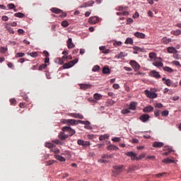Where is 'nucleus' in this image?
I'll list each match as a JSON object with an SVG mask.
<instances>
[{
  "label": "nucleus",
  "instance_id": "nucleus-1",
  "mask_svg": "<svg viewBox=\"0 0 181 181\" xmlns=\"http://www.w3.org/2000/svg\"><path fill=\"white\" fill-rule=\"evenodd\" d=\"M78 62V59H75L73 61H71L68 63H66L63 65V68L64 69H70L71 67H73V66H74V64H76V63Z\"/></svg>",
  "mask_w": 181,
  "mask_h": 181
},
{
  "label": "nucleus",
  "instance_id": "nucleus-2",
  "mask_svg": "<svg viewBox=\"0 0 181 181\" xmlns=\"http://www.w3.org/2000/svg\"><path fill=\"white\" fill-rule=\"evenodd\" d=\"M144 94L147 97V98H156L158 97V94L155 92H152L148 90H146L144 91Z\"/></svg>",
  "mask_w": 181,
  "mask_h": 181
},
{
  "label": "nucleus",
  "instance_id": "nucleus-3",
  "mask_svg": "<svg viewBox=\"0 0 181 181\" xmlns=\"http://www.w3.org/2000/svg\"><path fill=\"white\" fill-rule=\"evenodd\" d=\"M124 155L131 158L132 160H139V157L136 156V154L132 151L125 153Z\"/></svg>",
  "mask_w": 181,
  "mask_h": 181
},
{
  "label": "nucleus",
  "instance_id": "nucleus-4",
  "mask_svg": "<svg viewBox=\"0 0 181 181\" xmlns=\"http://www.w3.org/2000/svg\"><path fill=\"white\" fill-rule=\"evenodd\" d=\"M129 64L134 69V71H138L141 69L139 64L134 60H131Z\"/></svg>",
  "mask_w": 181,
  "mask_h": 181
},
{
  "label": "nucleus",
  "instance_id": "nucleus-5",
  "mask_svg": "<svg viewBox=\"0 0 181 181\" xmlns=\"http://www.w3.org/2000/svg\"><path fill=\"white\" fill-rule=\"evenodd\" d=\"M62 131H64V132H69V136H73V135L76 134V131L70 127H62Z\"/></svg>",
  "mask_w": 181,
  "mask_h": 181
},
{
  "label": "nucleus",
  "instance_id": "nucleus-6",
  "mask_svg": "<svg viewBox=\"0 0 181 181\" xmlns=\"http://www.w3.org/2000/svg\"><path fill=\"white\" fill-rule=\"evenodd\" d=\"M100 22V18L98 16L90 17L88 20V23L90 25H95V23H98Z\"/></svg>",
  "mask_w": 181,
  "mask_h": 181
},
{
  "label": "nucleus",
  "instance_id": "nucleus-7",
  "mask_svg": "<svg viewBox=\"0 0 181 181\" xmlns=\"http://www.w3.org/2000/svg\"><path fill=\"white\" fill-rule=\"evenodd\" d=\"M113 168L115 169L114 172L117 175H119V173L124 171V165H115Z\"/></svg>",
  "mask_w": 181,
  "mask_h": 181
},
{
  "label": "nucleus",
  "instance_id": "nucleus-8",
  "mask_svg": "<svg viewBox=\"0 0 181 181\" xmlns=\"http://www.w3.org/2000/svg\"><path fill=\"white\" fill-rule=\"evenodd\" d=\"M77 144L78 145L83 146V148H87V146H90V141H84L81 139H78Z\"/></svg>",
  "mask_w": 181,
  "mask_h": 181
},
{
  "label": "nucleus",
  "instance_id": "nucleus-9",
  "mask_svg": "<svg viewBox=\"0 0 181 181\" xmlns=\"http://www.w3.org/2000/svg\"><path fill=\"white\" fill-rule=\"evenodd\" d=\"M149 76H151V77H154V78H160V74L155 70L151 71L149 72Z\"/></svg>",
  "mask_w": 181,
  "mask_h": 181
},
{
  "label": "nucleus",
  "instance_id": "nucleus-10",
  "mask_svg": "<svg viewBox=\"0 0 181 181\" xmlns=\"http://www.w3.org/2000/svg\"><path fill=\"white\" fill-rule=\"evenodd\" d=\"M63 122L65 124H70V125H77V120L73 119H64Z\"/></svg>",
  "mask_w": 181,
  "mask_h": 181
},
{
  "label": "nucleus",
  "instance_id": "nucleus-11",
  "mask_svg": "<svg viewBox=\"0 0 181 181\" xmlns=\"http://www.w3.org/2000/svg\"><path fill=\"white\" fill-rule=\"evenodd\" d=\"M149 115H141L139 119L142 121V122H148V121H149Z\"/></svg>",
  "mask_w": 181,
  "mask_h": 181
},
{
  "label": "nucleus",
  "instance_id": "nucleus-12",
  "mask_svg": "<svg viewBox=\"0 0 181 181\" xmlns=\"http://www.w3.org/2000/svg\"><path fill=\"white\" fill-rule=\"evenodd\" d=\"M67 47L68 49H73L76 47V45L73 43V40L71 38H69L67 40Z\"/></svg>",
  "mask_w": 181,
  "mask_h": 181
},
{
  "label": "nucleus",
  "instance_id": "nucleus-13",
  "mask_svg": "<svg viewBox=\"0 0 181 181\" xmlns=\"http://www.w3.org/2000/svg\"><path fill=\"white\" fill-rule=\"evenodd\" d=\"M70 117H73L74 118H78L79 119H84V116L80 113H71Z\"/></svg>",
  "mask_w": 181,
  "mask_h": 181
},
{
  "label": "nucleus",
  "instance_id": "nucleus-14",
  "mask_svg": "<svg viewBox=\"0 0 181 181\" xmlns=\"http://www.w3.org/2000/svg\"><path fill=\"white\" fill-rule=\"evenodd\" d=\"M93 5H94V1H90L84 3L81 6V8H87L88 6H93Z\"/></svg>",
  "mask_w": 181,
  "mask_h": 181
},
{
  "label": "nucleus",
  "instance_id": "nucleus-15",
  "mask_svg": "<svg viewBox=\"0 0 181 181\" xmlns=\"http://www.w3.org/2000/svg\"><path fill=\"white\" fill-rule=\"evenodd\" d=\"M153 111V106L148 105L143 109L144 112H152Z\"/></svg>",
  "mask_w": 181,
  "mask_h": 181
},
{
  "label": "nucleus",
  "instance_id": "nucleus-16",
  "mask_svg": "<svg viewBox=\"0 0 181 181\" xmlns=\"http://www.w3.org/2000/svg\"><path fill=\"white\" fill-rule=\"evenodd\" d=\"M163 142L155 141L153 144V148H162L163 146Z\"/></svg>",
  "mask_w": 181,
  "mask_h": 181
},
{
  "label": "nucleus",
  "instance_id": "nucleus-17",
  "mask_svg": "<svg viewBox=\"0 0 181 181\" xmlns=\"http://www.w3.org/2000/svg\"><path fill=\"white\" fill-rule=\"evenodd\" d=\"M163 151H168L163 153L164 156H168L170 153V152H172V148H170V147L165 146L163 148Z\"/></svg>",
  "mask_w": 181,
  "mask_h": 181
},
{
  "label": "nucleus",
  "instance_id": "nucleus-18",
  "mask_svg": "<svg viewBox=\"0 0 181 181\" xmlns=\"http://www.w3.org/2000/svg\"><path fill=\"white\" fill-rule=\"evenodd\" d=\"M134 36L138 39H145V34L142 33L136 32L134 33Z\"/></svg>",
  "mask_w": 181,
  "mask_h": 181
},
{
  "label": "nucleus",
  "instance_id": "nucleus-19",
  "mask_svg": "<svg viewBox=\"0 0 181 181\" xmlns=\"http://www.w3.org/2000/svg\"><path fill=\"white\" fill-rule=\"evenodd\" d=\"M102 73L103 74H111V70L106 66L103 68Z\"/></svg>",
  "mask_w": 181,
  "mask_h": 181
},
{
  "label": "nucleus",
  "instance_id": "nucleus-20",
  "mask_svg": "<svg viewBox=\"0 0 181 181\" xmlns=\"http://www.w3.org/2000/svg\"><path fill=\"white\" fill-rule=\"evenodd\" d=\"M54 158L57 159V160H59V162H66V158L60 155H55Z\"/></svg>",
  "mask_w": 181,
  "mask_h": 181
},
{
  "label": "nucleus",
  "instance_id": "nucleus-21",
  "mask_svg": "<svg viewBox=\"0 0 181 181\" xmlns=\"http://www.w3.org/2000/svg\"><path fill=\"white\" fill-rule=\"evenodd\" d=\"M69 135H66L64 134V132H61L58 138H59V139H62V141L64 140V139H67Z\"/></svg>",
  "mask_w": 181,
  "mask_h": 181
},
{
  "label": "nucleus",
  "instance_id": "nucleus-22",
  "mask_svg": "<svg viewBox=\"0 0 181 181\" xmlns=\"http://www.w3.org/2000/svg\"><path fill=\"white\" fill-rule=\"evenodd\" d=\"M51 12H53V13H57V14H59V13H62V10H61L60 8H52L50 9Z\"/></svg>",
  "mask_w": 181,
  "mask_h": 181
},
{
  "label": "nucleus",
  "instance_id": "nucleus-23",
  "mask_svg": "<svg viewBox=\"0 0 181 181\" xmlns=\"http://www.w3.org/2000/svg\"><path fill=\"white\" fill-rule=\"evenodd\" d=\"M129 110H132V111H135L136 110V103L132 102L129 105Z\"/></svg>",
  "mask_w": 181,
  "mask_h": 181
},
{
  "label": "nucleus",
  "instance_id": "nucleus-24",
  "mask_svg": "<svg viewBox=\"0 0 181 181\" xmlns=\"http://www.w3.org/2000/svg\"><path fill=\"white\" fill-rule=\"evenodd\" d=\"M153 66H155L156 67H163V63H162L161 62L155 61L154 62H153Z\"/></svg>",
  "mask_w": 181,
  "mask_h": 181
},
{
  "label": "nucleus",
  "instance_id": "nucleus-25",
  "mask_svg": "<svg viewBox=\"0 0 181 181\" xmlns=\"http://www.w3.org/2000/svg\"><path fill=\"white\" fill-rule=\"evenodd\" d=\"M162 42L164 45H168V44L170 43V42H172V39L168 38V37H163L162 39Z\"/></svg>",
  "mask_w": 181,
  "mask_h": 181
},
{
  "label": "nucleus",
  "instance_id": "nucleus-26",
  "mask_svg": "<svg viewBox=\"0 0 181 181\" xmlns=\"http://www.w3.org/2000/svg\"><path fill=\"white\" fill-rule=\"evenodd\" d=\"M80 87L81 90H87V88H91V85L90 84H81Z\"/></svg>",
  "mask_w": 181,
  "mask_h": 181
},
{
  "label": "nucleus",
  "instance_id": "nucleus-27",
  "mask_svg": "<svg viewBox=\"0 0 181 181\" xmlns=\"http://www.w3.org/2000/svg\"><path fill=\"white\" fill-rule=\"evenodd\" d=\"M167 50L168 53H177V50H176V49L173 47H168Z\"/></svg>",
  "mask_w": 181,
  "mask_h": 181
},
{
  "label": "nucleus",
  "instance_id": "nucleus-28",
  "mask_svg": "<svg viewBox=\"0 0 181 181\" xmlns=\"http://www.w3.org/2000/svg\"><path fill=\"white\" fill-rule=\"evenodd\" d=\"M117 149H118V147L112 144L107 146L108 151H117Z\"/></svg>",
  "mask_w": 181,
  "mask_h": 181
},
{
  "label": "nucleus",
  "instance_id": "nucleus-29",
  "mask_svg": "<svg viewBox=\"0 0 181 181\" xmlns=\"http://www.w3.org/2000/svg\"><path fill=\"white\" fill-rule=\"evenodd\" d=\"M62 155L67 158L68 159H70V151H65L62 153Z\"/></svg>",
  "mask_w": 181,
  "mask_h": 181
},
{
  "label": "nucleus",
  "instance_id": "nucleus-30",
  "mask_svg": "<svg viewBox=\"0 0 181 181\" xmlns=\"http://www.w3.org/2000/svg\"><path fill=\"white\" fill-rule=\"evenodd\" d=\"M93 98L94 100H101V98H103V95L99 93H95L93 95Z\"/></svg>",
  "mask_w": 181,
  "mask_h": 181
},
{
  "label": "nucleus",
  "instance_id": "nucleus-31",
  "mask_svg": "<svg viewBox=\"0 0 181 181\" xmlns=\"http://www.w3.org/2000/svg\"><path fill=\"white\" fill-rule=\"evenodd\" d=\"M125 45H132L134 43V40L131 37L127 38V40L124 42Z\"/></svg>",
  "mask_w": 181,
  "mask_h": 181
},
{
  "label": "nucleus",
  "instance_id": "nucleus-32",
  "mask_svg": "<svg viewBox=\"0 0 181 181\" xmlns=\"http://www.w3.org/2000/svg\"><path fill=\"white\" fill-rule=\"evenodd\" d=\"M163 163H175V160L170 158H166L163 160Z\"/></svg>",
  "mask_w": 181,
  "mask_h": 181
},
{
  "label": "nucleus",
  "instance_id": "nucleus-33",
  "mask_svg": "<svg viewBox=\"0 0 181 181\" xmlns=\"http://www.w3.org/2000/svg\"><path fill=\"white\" fill-rule=\"evenodd\" d=\"M127 54L124 52H120L118 55H116L117 59H122V57H127Z\"/></svg>",
  "mask_w": 181,
  "mask_h": 181
},
{
  "label": "nucleus",
  "instance_id": "nucleus-34",
  "mask_svg": "<svg viewBox=\"0 0 181 181\" xmlns=\"http://www.w3.org/2000/svg\"><path fill=\"white\" fill-rule=\"evenodd\" d=\"M109 136H110L107 134H103V135L100 136L99 139H100V141H105V139H108Z\"/></svg>",
  "mask_w": 181,
  "mask_h": 181
},
{
  "label": "nucleus",
  "instance_id": "nucleus-35",
  "mask_svg": "<svg viewBox=\"0 0 181 181\" xmlns=\"http://www.w3.org/2000/svg\"><path fill=\"white\" fill-rule=\"evenodd\" d=\"M164 71H167L168 73H173V69L169 66H164L163 67Z\"/></svg>",
  "mask_w": 181,
  "mask_h": 181
},
{
  "label": "nucleus",
  "instance_id": "nucleus-36",
  "mask_svg": "<svg viewBox=\"0 0 181 181\" xmlns=\"http://www.w3.org/2000/svg\"><path fill=\"white\" fill-rule=\"evenodd\" d=\"M148 57L151 60H155L156 59V54L154 52H150Z\"/></svg>",
  "mask_w": 181,
  "mask_h": 181
},
{
  "label": "nucleus",
  "instance_id": "nucleus-37",
  "mask_svg": "<svg viewBox=\"0 0 181 181\" xmlns=\"http://www.w3.org/2000/svg\"><path fill=\"white\" fill-rule=\"evenodd\" d=\"M14 16H16V18H24L25 14H23V13H16L14 14Z\"/></svg>",
  "mask_w": 181,
  "mask_h": 181
},
{
  "label": "nucleus",
  "instance_id": "nucleus-38",
  "mask_svg": "<svg viewBox=\"0 0 181 181\" xmlns=\"http://www.w3.org/2000/svg\"><path fill=\"white\" fill-rule=\"evenodd\" d=\"M165 175H166V173H163L156 174L153 176H155V177H165Z\"/></svg>",
  "mask_w": 181,
  "mask_h": 181
},
{
  "label": "nucleus",
  "instance_id": "nucleus-39",
  "mask_svg": "<svg viewBox=\"0 0 181 181\" xmlns=\"http://www.w3.org/2000/svg\"><path fill=\"white\" fill-rule=\"evenodd\" d=\"M98 162L99 163H107V162H110V160H105V159H104V158H103V156H102V159H99V160H98Z\"/></svg>",
  "mask_w": 181,
  "mask_h": 181
},
{
  "label": "nucleus",
  "instance_id": "nucleus-40",
  "mask_svg": "<svg viewBox=\"0 0 181 181\" xmlns=\"http://www.w3.org/2000/svg\"><path fill=\"white\" fill-rule=\"evenodd\" d=\"M56 63H57L58 64H63V63H64V60L62 59V58H57L55 59Z\"/></svg>",
  "mask_w": 181,
  "mask_h": 181
},
{
  "label": "nucleus",
  "instance_id": "nucleus-41",
  "mask_svg": "<svg viewBox=\"0 0 181 181\" xmlns=\"http://www.w3.org/2000/svg\"><path fill=\"white\" fill-rule=\"evenodd\" d=\"M164 84H165L168 87H170V86H172V81L170 79H167L165 80V81H164Z\"/></svg>",
  "mask_w": 181,
  "mask_h": 181
},
{
  "label": "nucleus",
  "instance_id": "nucleus-42",
  "mask_svg": "<svg viewBox=\"0 0 181 181\" xmlns=\"http://www.w3.org/2000/svg\"><path fill=\"white\" fill-rule=\"evenodd\" d=\"M45 146H46V148H54V146H56V145H54L52 143H46Z\"/></svg>",
  "mask_w": 181,
  "mask_h": 181
},
{
  "label": "nucleus",
  "instance_id": "nucleus-43",
  "mask_svg": "<svg viewBox=\"0 0 181 181\" xmlns=\"http://www.w3.org/2000/svg\"><path fill=\"white\" fill-rule=\"evenodd\" d=\"M113 45H114V47H118V46H122V42H121V41H115V42L113 43Z\"/></svg>",
  "mask_w": 181,
  "mask_h": 181
},
{
  "label": "nucleus",
  "instance_id": "nucleus-44",
  "mask_svg": "<svg viewBox=\"0 0 181 181\" xmlns=\"http://www.w3.org/2000/svg\"><path fill=\"white\" fill-rule=\"evenodd\" d=\"M61 25L63 26V28H67V26H69V21H64L62 22Z\"/></svg>",
  "mask_w": 181,
  "mask_h": 181
},
{
  "label": "nucleus",
  "instance_id": "nucleus-45",
  "mask_svg": "<svg viewBox=\"0 0 181 181\" xmlns=\"http://www.w3.org/2000/svg\"><path fill=\"white\" fill-rule=\"evenodd\" d=\"M56 160H50L46 162V166H50V165H53Z\"/></svg>",
  "mask_w": 181,
  "mask_h": 181
},
{
  "label": "nucleus",
  "instance_id": "nucleus-46",
  "mask_svg": "<svg viewBox=\"0 0 181 181\" xmlns=\"http://www.w3.org/2000/svg\"><path fill=\"white\" fill-rule=\"evenodd\" d=\"M180 33H181L180 30H176L175 31H173V35H174V36H179V35H180Z\"/></svg>",
  "mask_w": 181,
  "mask_h": 181
},
{
  "label": "nucleus",
  "instance_id": "nucleus-47",
  "mask_svg": "<svg viewBox=\"0 0 181 181\" xmlns=\"http://www.w3.org/2000/svg\"><path fill=\"white\" fill-rule=\"evenodd\" d=\"M6 52H8V48L4 47H0V52L4 54V53H6Z\"/></svg>",
  "mask_w": 181,
  "mask_h": 181
},
{
  "label": "nucleus",
  "instance_id": "nucleus-48",
  "mask_svg": "<svg viewBox=\"0 0 181 181\" xmlns=\"http://www.w3.org/2000/svg\"><path fill=\"white\" fill-rule=\"evenodd\" d=\"M87 123L85 124L84 128L86 129H91V126H90V122L86 121Z\"/></svg>",
  "mask_w": 181,
  "mask_h": 181
},
{
  "label": "nucleus",
  "instance_id": "nucleus-49",
  "mask_svg": "<svg viewBox=\"0 0 181 181\" xmlns=\"http://www.w3.org/2000/svg\"><path fill=\"white\" fill-rule=\"evenodd\" d=\"M162 117H168L169 115V111L168 110H164L161 112Z\"/></svg>",
  "mask_w": 181,
  "mask_h": 181
},
{
  "label": "nucleus",
  "instance_id": "nucleus-50",
  "mask_svg": "<svg viewBox=\"0 0 181 181\" xmlns=\"http://www.w3.org/2000/svg\"><path fill=\"white\" fill-rule=\"evenodd\" d=\"M21 97H23V100H24L25 101H29V97L25 95V93H21Z\"/></svg>",
  "mask_w": 181,
  "mask_h": 181
},
{
  "label": "nucleus",
  "instance_id": "nucleus-51",
  "mask_svg": "<svg viewBox=\"0 0 181 181\" xmlns=\"http://www.w3.org/2000/svg\"><path fill=\"white\" fill-rule=\"evenodd\" d=\"M130 109H123L122 110V114H129L131 112V110H129Z\"/></svg>",
  "mask_w": 181,
  "mask_h": 181
},
{
  "label": "nucleus",
  "instance_id": "nucleus-52",
  "mask_svg": "<svg viewBox=\"0 0 181 181\" xmlns=\"http://www.w3.org/2000/svg\"><path fill=\"white\" fill-rule=\"evenodd\" d=\"M154 115L156 117H159V115H160V110L156 109L154 111Z\"/></svg>",
  "mask_w": 181,
  "mask_h": 181
},
{
  "label": "nucleus",
  "instance_id": "nucleus-53",
  "mask_svg": "<svg viewBox=\"0 0 181 181\" xmlns=\"http://www.w3.org/2000/svg\"><path fill=\"white\" fill-rule=\"evenodd\" d=\"M103 158H108V159H111V158H114V155H112V154H110V155L105 154V155L103 156Z\"/></svg>",
  "mask_w": 181,
  "mask_h": 181
},
{
  "label": "nucleus",
  "instance_id": "nucleus-54",
  "mask_svg": "<svg viewBox=\"0 0 181 181\" xmlns=\"http://www.w3.org/2000/svg\"><path fill=\"white\" fill-rule=\"evenodd\" d=\"M23 56H25V53H23V52H18L16 54V58H18V57H23Z\"/></svg>",
  "mask_w": 181,
  "mask_h": 181
},
{
  "label": "nucleus",
  "instance_id": "nucleus-55",
  "mask_svg": "<svg viewBox=\"0 0 181 181\" xmlns=\"http://www.w3.org/2000/svg\"><path fill=\"white\" fill-rule=\"evenodd\" d=\"M30 56L31 57H37L38 54L37 52H30Z\"/></svg>",
  "mask_w": 181,
  "mask_h": 181
},
{
  "label": "nucleus",
  "instance_id": "nucleus-56",
  "mask_svg": "<svg viewBox=\"0 0 181 181\" xmlns=\"http://www.w3.org/2000/svg\"><path fill=\"white\" fill-rule=\"evenodd\" d=\"M46 67H47V64H43L40 66L39 70L42 71V70H43V69H46Z\"/></svg>",
  "mask_w": 181,
  "mask_h": 181
},
{
  "label": "nucleus",
  "instance_id": "nucleus-57",
  "mask_svg": "<svg viewBox=\"0 0 181 181\" xmlns=\"http://www.w3.org/2000/svg\"><path fill=\"white\" fill-rule=\"evenodd\" d=\"M93 71H98L100 70V66L95 65L93 68Z\"/></svg>",
  "mask_w": 181,
  "mask_h": 181
},
{
  "label": "nucleus",
  "instance_id": "nucleus-58",
  "mask_svg": "<svg viewBox=\"0 0 181 181\" xmlns=\"http://www.w3.org/2000/svg\"><path fill=\"white\" fill-rule=\"evenodd\" d=\"M7 6L9 9H15L16 8L15 4H8Z\"/></svg>",
  "mask_w": 181,
  "mask_h": 181
},
{
  "label": "nucleus",
  "instance_id": "nucleus-59",
  "mask_svg": "<svg viewBox=\"0 0 181 181\" xmlns=\"http://www.w3.org/2000/svg\"><path fill=\"white\" fill-rule=\"evenodd\" d=\"M112 141H113V142H119L121 141V138L120 137H115L112 139Z\"/></svg>",
  "mask_w": 181,
  "mask_h": 181
},
{
  "label": "nucleus",
  "instance_id": "nucleus-60",
  "mask_svg": "<svg viewBox=\"0 0 181 181\" xmlns=\"http://www.w3.org/2000/svg\"><path fill=\"white\" fill-rule=\"evenodd\" d=\"M1 20L4 21V22H8V21L9 20V18H8V16H3L1 17Z\"/></svg>",
  "mask_w": 181,
  "mask_h": 181
},
{
  "label": "nucleus",
  "instance_id": "nucleus-61",
  "mask_svg": "<svg viewBox=\"0 0 181 181\" xmlns=\"http://www.w3.org/2000/svg\"><path fill=\"white\" fill-rule=\"evenodd\" d=\"M78 124H82L83 125H86V124H87V121L77 120V125Z\"/></svg>",
  "mask_w": 181,
  "mask_h": 181
},
{
  "label": "nucleus",
  "instance_id": "nucleus-62",
  "mask_svg": "<svg viewBox=\"0 0 181 181\" xmlns=\"http://www.w3.org/2000/svg\"><path fill=\"white\" fill-rule=\"evenodd\" d=\"M66 16H67V13H64V12H61V14L59 15V18H66Z\"/></svg>",
  "mask_w": 181,
  "mask_h": 181
},
{
  "label": "nucleus",
  "instance_id": "nucleus-63",
  "mask_svg": "<svg viewBox=\"0 0 181 181\" xmlns=\"http://www.w3.org/2000/svg\"><path fill=\"white\" fill-rule=\"evenodd\" d=\"M156 108H162V107H163V105H162V103H156L155 105Z\"/></svg>",
  "mask_w": 181,
  "mask_h": 181
},
{
  "label": "nucleus",
  "instance_id": "nucleus-64",
  "mask_svg": "<svg viewBox=\"0 0 181 181\" xmlns=\"http://www.w3.org/2000/svg\"><path fill=\"white\" fill-rule=\"evenodd\" d=\"M10 103H11V105H15L16 104V100L11 99Z\"/></svg>",
  "mask_w": 181,
  "mask_h": 181
}]
</instances>
